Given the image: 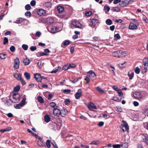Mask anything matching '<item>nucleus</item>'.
Here are the masks:
<instances>
[{"label": "nucleus", "mask_w": 148, "mask_h": 148, "mask_svg": "<svg viewBox=\"0 0 148 148\" xmlns=\"http://www.w3.org/2000/svg\"><path fill=\"white\" fill-rule=\"evenodd\" d=\"M134 97L136 99L140 100L143 99L142 93L140 92H135L133 94Z\"/></svg>", "instance_id": "obj_1"}, {"label": "nucleus", "mask_w": 148, "mask_h": 148, "mask_svg": "<svg viewBox=\"0 0 148 148\" xmlns=\"http://www.w3.org/2000/svg\"><path fill=\"white\" fill-rule=\"evenodd\" d=\"M57 9L58 11L59 12V14H58V16L61 18H63L64 16V15L61 14V13L64 12V8L61 6H58L57 7Z\"/></svg>", "instance_id": "obj_2"}, {"label": "nucleus", "mask_w": 148, "mask_h": 148, "mask_svg": "<svg viewBox=\"0 0 148 148\" xmlns=\"http://www.w3.org/2000/svg\"><path fill=\"white\" fill-rule=\"evenodd\" d=\"M121 127L124 132L125 131L127 130L128 131L129 128V126L126 122L123 121L122 122V124L121 125Z\"/></svg>", "instance_id": "obj_3"}, {"label": "nucleus", "mask_w": 148, "mask_h": 148, "mask_svg": "<svg viewBox=\"0 0 148 148\" xmlns=\"http://www.w3.org/2000/svg\"><path fill=\"white\" fill-rule=\"evenodd\" d=\"M12 97L14 100L13 103H15L20 101V96L18 93H14Z\"/></svg>", "instance_id": "obj_4"}, {"label": "nucleus", "mask_w": 148, "mask_h": 148, "mask_svg": "<svg viewBox=\"0 0 148 148\" xmlns=\"http://www.w3.org/2000/svg\"><path fill=\"white\" fill-rule=\"evenodd\" d=\"M20 64L19 60L18 58H16L14 60L13 67L14 69H18L19 68Z\"/></svg>", "instance_id": "obj_5"}, {"label": "nucleus", "mask_w": 148, "mask_h": 148, "mask_svg": "<svg viewBox=\"0 0 148 148\" xmlns=\"http://www.w3.org/2000/svg\"><path fill=\"white\" fill-rule=\"evenodd\" d=\"M51 33L55 34L62 30L61 28H47Z\"/></svg>", "instance_id": "obj_6"}, {"label": "nucleus", "mask_w": 148, "mask_h": 148, "mask_svg": "<svg viewBox=\"0 0 148 148\" xmlns=\"http://www.w3.org/2000/svg\"><path fill=\"white\" fill-rule=\"evenodd\" d=\"M71 23L73 25L77 28H81L82 26V25L80 23L76 20L72 21Z\"/></svg>", "instance_id": "obj_7"}, {"label": "nucleus", "mask_w": 148, "mask_h": 148, "mask_svg": "<svg viewBox=\"0 0 148 148\" xmlns=\"http://www.w3.org/2000/svg\"><path fill=\"white\" fill-rule=\"evenodd\" d=\"M144 63V65L145 67L144 68L145 71H143V72H146L147 71V69H148V57L145 58L143 60Z\"/></svg>", "instance_id": "obj_8"}, {"label": "nucleus", "mask_w": 148, "mask_h": 148, "mask_svg": "<svg viewBox=\"0 0 148 148\" xmlns=\"http://www.w3.org/2000/svg\"><path fill=\"white\" fill-rule=\"evenodd\" d=\"M34 77L35 79L38 82H41L42 77L40 74L39 73L34 74Z\"/></svg>", "instance_id": "obj_9"}, {"label": "nucleus", "mask_w": 148, "mask_h": 148, "mask_svg": "<svg viewBox=\"0 0 148 148\" xmlns=\"http://www.w3.org/2000/svg\"><path fill=\"white\" fill-rule=\"evenodd\" d=\"M38 145L40 146L43 147L45 145V142L40 137H38Z\"/></svg>", "instance_id": "obj_10"}, {"label": "nucleus", "mask_w": 148, "mask_h": 148, "mask_svg": "<svg viewBox=\"0 0 148 148\" xmlns=\"http://www.w3.org/2000/svg\"><path fill=\"white\" fill-rule=\"evenodd\" d=\"M53 114L55 116H58L60 115L61 111L56 108H54L53 110Z\"/></svg>", "instance_id": "obj_11"}, {"label": "nucleus", "mask_w": 148, "mask_h": 148, "mask_svg": "<svg viewBox=\"0 0 148 148\" xmlns=\"http://www.w3.org/2000/svg\"><path fill=\"white\" fill-rule=\"evenodd\" d=\"M46 22L47 24L49 25L51 24L54 22V20L53 18L49 17L46 18Z\"/></svg>", "instance_id": "obj_12"}, {"label": "nucleus", "mask_w": 148, "mask_h": 148, "mask_svg": "<svg viewBox=\"0 0 148 148\" xmlns=\"http://www.w3.org/2000/svg\"><path fill=\"white\" fill-rule=\"evenodd\" d=\"M38 14L40 16L44 15L45 14V10L42 9H39L37 10Z\"/></svg>", "instance_id": "obj_13"}, {"label": "nucleus", "mask_w": 148, "mask_h": 148, "mask_svg": "<svg viewBox=\"0 0 148 148\" xmlns=\"http://www.w3.org/2000/svg\"><path fill=\"white\" fill-rule=\"evenodd\" d=\"M70 42L69 40H65L62 42L61 45V47H63L64 46H66L70 44Z\"/></svg>", "instance_id": "obj_14"}, {"label": "nucleus", "mask_w": 148, "mask_h": 148, "mask_svg": "<svg viewBox=\"0 0 148 148\" xmlns=\"http://www.w3.org/2000/svg\"><path fill=\"white\" fill-rule=\"evenodd\" d=\"M129 1L127 0H125L124 1H122L119 3V5L120 6L124 7L126 6L129 3Z\"/></svg>", "instance_id": "obj_15"}, {"label": "nucleus", "mask_w": 148, "mask_h": 148, "mask_svg": "<svg viewBox=\"0 0 148 148\" xmlns=\"http://www.w3.org/2000/svg\"><path fill=\"white\" fill-rule=\"evenodd\" d=\"M88 106L90 110H91L92 109H97V107L92 102L90 103L88 105Z\"/></svg>", "instance_id": "obj_16"}, {"label": "nucleus", "mask_w": 148, "mask_h": 148, "mask_svg": "<svg viewBox=\"0 0 148 148\" xmlns=\"http://www.w3.org/2000/svg\"><path fill=\"white\" fill-rule=\"evenodd\" d=\"M67 113V111L65 108H63L61 111L60 115L62 116H64Z\"/></svg>", "instance_id": "obj_17"}, {"label": "nucleus", "mask_w": 148, "mask_h": 148, "mask_svg": "<svg viewBox=\"0 0 148 148\" xmlns=\"http://www.w3.org/2000/svg\"><path fill=\"white\" fill-rule=\"evenodd\" d=\"M82 92L80 90H78V92H77L75 94V98L77 99H78L80 97Z\"/></svg>", "instance_id": "obj_18"}, {"label": "nucleus", "mask_w": 148, "mask_h": 148, "mask_svg": "<svg viewBox=\"0 0 148 148\" xmlns=\"http://www.w3.org/2000/svg\"><path fill=\"white\" fill-rule=\"evenodd\" d=\"M119 58L125 56L127 55V53L125 51H119Z\"/></svg>", "instance_id": "obj_19"}, {"label": "nucleus", "mask_w": 148, "mask_h": 148, "mask_svg": "<svg viewBox=\"0 0 148 148\" xmlns=\"http://www.w3.org/2000/svg\"><path fill=\"white\" fill-rule=\"evenodd\" d=\"M14 77L16 78L18 80H20L22 78L20 74L18 73H16L14 75Z\"/></svg>", "instance_id": "obj_20"}, {"label": "nucleus", "mask_w": 148, "mask_h": 148, "mask_svg": "<svg viewBox=\"0 0 148 148\" xmlns=\"http://www.w3.org/2000/svg\"><path fill=\"white\" fill-rule=\"evenodd\" d=\"M143 141L148 145V136L146 135L143 137Z\"/></svg>", "instance_id": "obj_21"}, {"label": "nucleus", "mask_w": 148, "mask_h": 148, "mask_svg": "<svg viewBox=\"0 0 148 148\" xmlns=\"http://www.w3.org/2000/svg\"><path fill=\"white\" fill-rule=\"evenodd\" d=\"M24 75L27 80H29L30 79L31 76L29 73L25 72L24 73Z\"/></svg>", "instance_id": "obj_22"}, {"label": "nucleus", "mask_w": 148, "mask_h": 148, "mask_svg": "<svg viewBox=\"0 0 148 148\" xmlns=\"http://www.w3.org/2000/svg\"><path fill=\"white\" fill-rule=\"evenodd\" d=\"M44 6L45 7L47 8H51V2H47L44 3Z\"/></svg>", "instance_id": "obj_23"}, {"label": "nucleus", "mask_w": 148, "mask_h": 148, "mask_svg": "<svg viewBox=\"0 0 148 148\" xmlns=\"http://www.w3.org/2000/svg\"><path fill=\"white\" fill-rule=\"evenodd\" d=\"M119 51H115L113 52L112 53V55L115 57L119 58Z\"/></svg>", "instance_id": "obj_24"}, {"label": "nucleus", "mask_w": 148, "mask_h": 148, "mask_svg": "<svg viewBox=\"0 0 148 148\" xmlns=\"http://www.w3.org/2000/svg\"><path fill=\"white\" fill-rule=\"evenodd\" d=\"M11 130V127H8L5 129L0 130V132H8L10 131Z\"/></svg>", "instance_id": "obj_25"}, {"label": "nucleus", "mask_w": 148, "mask_h": 148, "mask_svg": "<svg viewBox=\"0 0 148 148\" xmlns=\"http://www.w3.org/2000/svg\"><path fill=\"white\" fill-rule=\"evenodd\" d=\"M13 103V101H12L11 99H7L5 102V104L8 106H9L11 105Z\"/></svg>", "instance_id": "obj_26"}, {"label": "nucleus", "mask_w": 148, "mask_h": 148, "mask_svg": "<svg viewBox=\"0 0 148 148\" xmlns=\"http://www.w3.org/2000/svg\"><path fill=\"white\" fill-rule=\"evenodd\" d=\"M44 119L45 121L47 123L49 122L50 120V116L48 115H46L45 116Z\"/></svg>", "instance_id": "obj_27"}, {"label": "nucleus", "mask_w": 148, "mask_h": 148, "mask_svg": "<svg viewBox=\"0 0 148 148\" xmlns=\"http://www.w3.org/2000/svg\"><path fill=\"white\" fill-rule=\"evenodd\" d=\"M23 62L25 65H28L30 63V61L29 59L27 58H26L24 59Z\"/></svg>", "instance_id": "obj_28"}, {"label": "nucleus", "mask_w": 148, "mask_h": 148, "mask_svg": "<svg viewBox=\"0 0 148 148\" xmlns=\"http://www.w3.org/2000/svg\"><path fill=\"white\" fill-rule=\"evenodd\" d=\"M24 20V19L22 18H19L17 19L15 23L18 24L21 23Z\"/></svg>", "instance_id": "obj_29"}, {"label": "nucleus", "mask_w": 148, "mask_h": 148, "mask_svg": "<svg viewBox=\"0 0 148 148\" xmlns=\"http://www.w3.org/2000/svg\"><path fill=\"white\" fill-rule=\"evenodd\" d=\"M7 55L4 53H1L0 54V58L2 59H4L7 57Z\"/></svg>", "instance_id": "obj_30"}, {"label": "nucleus", "mask_w": 148, "mask_h": 148, "mask_svg": "<svg viewBox=\"0 0 148 148\" xmlns=\"http://www.w3.org/2000/svg\"><path fill=\"white\" fill-rule=\"evenodd\" d=\"M23 106V105L21 103L19 104H16V105H14V107H15L17 109H20L21 107H22Z\"/></svg>", "instance_id": "obj_31"}, {"label": "nucleus", "mask_w": 148, "mask_h": 148, "mask_svg": "<svg viewBox=\"0 0 148 148\" xmlns=\"http://www.w3.org/2000/svg\"><path fill=\"white\" fill-rule=\"evenodd\" d=\"M112 10L114 12H119L120 10V9L118 7H113Z\"/></svg>", "instance_id": "obj_32"}, {"label": "nucleus", "mask_w": 148, "mask_h": 148, "mask_svg": "<svg viewBox=\"0 0 148 148\" xmlns=\"http://www.w3.org/2000/svg\"><path fill=\"white\" fill-rule=\"evenodd\" d=\"M96 90L100 93H103L104 92V91L99 87H97L96 88Z\"/></svg>", "instance_id": "obj_33"}, {"label": "nucleus", "mask_w": 148, "mask_h": 148, "mask_svg": "<svg viewBox=\"0 0 148 148\" xmlns=\"http://www.w3.org/2000/svg\"><path fill=\"white\" fill-rule=\"evenodd\" d=\"M37 99L40 103H42L44 102L43 99L41 96L38 97Z\"/></svg>", "instance_id": "obj_34"}, {"label": "nucleus", "mask_w": 148, "mask_h": 148, "mask_svg": "<svg viewBox=\"0 0 148 148\" xmlns=\"http://www.w3.org/2000/svg\"><path fill=\"white\" fill-rule=\"evenodd\" d=\"M117 92L119 95V97H123V93L122 92L121 89L117 91Z\"/></svg>", "instance_id": "obj_35"}, {"label": "nucleus", "mask_w": 148, "mask_h": 148, "mask_svg": "<svg viewBox=\"0 0 148 148\" xmlns=\"http://www.w3.org/2000/svg\"><path fill=\"white\" fill-rule=\"evenodd\" d=\"M90 76L89 75H87L85 79V80L87 81V84H88L90 82Z\"/></svg>", "instance_id": "obj_36"}, {"label": "nucleus", "mask_w": 148, "mask_h": 148, "mask_svg": "<svg viewBox=\"0 0 148 148\" xmlns=\"http://www.w3.org/2000/svg\"><path fill=\"white\" fill-rule=\"evenodd\" d=\"M51 141L49 140H47L46 142V145L48 148H49L51 147Z\"/></svg>", "instance_id": "obj_37"}, {"label": "nucleus", "mask_w": 148, "mask_h": 148, "mask_svg": "<svg viewBox=\"0 0 148 148\" xmlns=\"http://www.w3.org/2000/svg\"><path fill=\"white\" fill-rule=\"evenodd\" d=\"M106 23L107 25H110L112 24V21L111 20L108 19L106 21Z\"/></svg>", "instance_id": "obj_38"}, {"label": "nucleus", "mask_w": 148, "mask_h": 148, "mask_svg": "<svg viewBox=\"0 0 148 148\" xmlns=\"http://www.w3.org/2000/svg\"><path fill=\"white\" fill-rule=\"evenodd\" d=\"M134 71L136 73L138 74L140 72V69L138 67H137L135 69Z\"/></svg>", "instance_id": "obj_39"}, {"label": "nucleus", "mask_w": 148, "mask_h": 148, "mask_svg": "<svg viewBox=\"0 0 148 148\" xmlns=\"http://www.w3.org/2000/svg\"><path fill=\"white\" fill-rule=\"evenodd\" d=\"M121 99H119L118 97H114L112 99V100L118 102H120Z\"/></svg>", "instance_id": "obj_40"}, {"label": "nucleus", "mask_w": 148, "mask_h": 148, "mask_svg": "<svg viewBox=\"0 0 148 148\" xmlns=\"http://www.w3.org/2000/svg\"><path fill=\"white\" fill-rule=\"evenodd\" d=\"M50 105L51 106V107H52L54 108H56L55 107H57V106H56V103L54 102H51L50 103Z\"/></svg>", "instance_id": "obj_41"}, {"label": "nucleus", "mask_w": 148, "mask_h": 148, "mask_svg": "<svg viewBox=\"0 0 148 148\" xmlns=\"http://www.w3.org/2000/svg\"><path fill=\"white\" fill-rule=\"evenodd\" d=\"M69 69V66L68 64L64 65L62 68V69L64 70H67Z\"/></svg>", "instance_id": "obj_42"}, {"label": "nucleus", "mask_w": 148, "mask_h": 148, "mask_svg": "<svg viewBox=\"0 0 148 148\" xmlns=\"http://www.w3.org/2000/svg\"><path fill=\"white\" fill-rule=\"evenodd\" d=\"M20 89V87L19 86H17L15 87L14 89V91L15 92H18L19 91Z\"/></svg>", "instance_id": "obj_43"}, {"label": "nucleus", "mask_w": 148, "mask_h": 148, "mask_svg": "<svg viewBox=\"0 0 148 148\" xmlns=\"http://www.w3.org/2000/svg\"><path fill=\"white\" fill-rule=\"evenodd\" d=\"M22 48L25 50H27L28 48V46L25 44H23L22 46Z\"/></svg>", "instance_id": "obj_44"}, {"label": "nucleus", "mask_w": 148, "mask_h": 148, "mask_svg": "<svg viewBox=\"0 0 148 148\" xmlns=\"http://www.w3.org/2000/svg\"><path fill=\"white\" fill-rule=\"evenodd\" d=\"M8 40L6 37H5L4 38L3 44L4 45L8 44Z\"/></svg>", "instance_id": "obj_45"}, {"label": "nucleus", "mask_w": 148, "mask_h": 148, "mask_svg": "<svg viewBox=\"0 0 148 148\" xmlns=\"http://www.w3.org/2000/svg\"><path fill=\"white\" fill-rule=\"evenodd\" d=\"M58 70V68H56L53 69V70L51 72L52 73H56Z\"/></svg>", "instance_id": "obj_46"}, {"label": "nucleus", "mask_w": 148, "mask_h": 148, "mask_svg": "<svg viewBox=\"0 0 148 148\" xmlns=\"http://www.w3.org/2000/svg\"><path fill=\"white\" fill-rule=\"evenodd\" d=\"M121 147V145L119 144H115L112 145L113 148H120Z\"/></svg>", "instance_id": "obj_47"}, {"label": "nucleus", "mask_w": 148, "mask_h": 148, "mask_svg": "<svg viewBox=\"0 0 148 148\" xmlns=\"http://www.w3.org/2000/svg\"><path fill=\"white\" fill-rule=\"evenodd\" d=\"M25 8L26 10H29L31 8V7L29 4H27L25 6Z\"/></svg>", "instance_id": "obj_48"}, {"label": "nucleus", "mask_w": 148, "mask_h": 148, "mask_svg": "<svg viewBox=\"0 0 148 148\" xmlns=\"http://www.w3.org/2000/svg\"><path fill=\"white\" fill-rule=\"evenodd\" d=\"M112 89L116 91V92L117 91L119 90L120 89H119L118 88L117 86L116 85H114L112 86Z\"/></svg>", "instance_id": "obj_49"}, {"label": "nucleus", "mask_w": 148, "mask_h": 148, "mask_svg": "<svg viewBox=\"0 0 148 148\" xmlns=\"http://www.w3.org/2000/svg\"><path fill=\"white\" fill-rule=\"evenodd\" d=\"M37 48L35 46H32L30 47V49L32 51H34L36 50Z\"/></svg>", "instance_id": "obj_50"}, {"label": "nucleus", "mask_w": 148, "mask_h": 148, "mask_svg": "<svg viewBox=\"0 0 148 148\" xmlns=\"http://www.w3.org/2000/svg\"><path fill=\"white\" fill-rule=\"evenodd\" d=\"M130 27L132 28H137V27L136 25L133 23H130Z\"/></svg>", "instance_id": "obj_51"}, {"label": "nucleus", "mask_w": 148, "mask_h": 148, "mask_svg": "<svg viewBox=\"0 0 148 148\" xmlns=\"http://www.w3.org/2000/svg\"><path fill=\"white\" fill-rule=\"evenodd\" d=\"M69 69L74 68L75 67V65L74 64H68Z\"/></svg>", "instance_id": "obj_52"}, {"label": "nucleus", "mask_w": 148, "mask_h": 148, "mask_svg": "<svg viewBox=\"0 0 148 148\" xmlns=\"http://www.w3.org/2000/svg\"><path fill=\"white\" fill-rule=\"evenodd\" d=\"M26 101V99L25 98H23L21 101V103L22 104L23 106L25 105V103Z\"/></svg>", "instance_id": "obj_53"}, {"label": "nucleus", "mask_w": 148, "mask_h": 148, "mask_svg": "<svg viewBox=\"0 0 148 148\" xmlns=\"http://www.w3.org/2000/svg\"><path fill=\"white\" fill-rule=\"evenodd\" d=\"M92 14V12L91 11L86 12V15L87 16H89Z\"/></svg>", "instance_id": "obj_54"}, {"label": "nucleus", "mask_w": 148, "mask_h": 148, "mask_svg": "<svg viewBox=\"0 0 148 148\" xmlns=\"http://www.w3.org/2000/svg\"><path fill=\"white\" fill-rule=\"evenodd\" d=\"M144 114L145 116H148V109H145L144 111Z\"/></svg>", "instance_id": "obj_55"}, {"label": "nucleus", "mask_w": 148, "mask_h": 148, "mask_svg": "<svg viewBox=\"0 0 148 148\" xmlns=\"http://www.w3.org/2000/svg\"><path fill=\"white\" fill-rule=\"evenodd\" d=\"M64 103L66 105H68L70 103V101L69 99H66L64 101Z\"/></svg>", "instance_id": "obj_56"}, {"label": "nucleus", "mask_w": 148, "mask_h": 148, "mask_svg": "<svg viewBox=\"0 0 148 148\" xmlns=\"http://www.w3.org/2000/svg\"><path fill=\"white\" fill-rule=\"evenodd\" d=\"M15 47L13 46H11L10 48V50L11 52H13L15 50Z\"/></svg>", "instance_id": "obj_57"}, {"label": "nucleus", "mask_w": 148, "mask_h": 148, "mask_svg": "<svg viewBox=\"0 0 148 148\" xmlns=\"http://www.w3.org/2000/svg\"><path fill=\"white\" fill-rule=\"evenodd\" d=\"M114 37L116 39V40H118L120 38V37L119 34H117L114 35Z\"/></svg>", "instance_id": "obj_58"}, {"label": "nucleus", "mask_w": 148, "mask_h": 148, "mask_svg": "<svg viewBox=\"0 0 148 148\" xmlns=\"http://www.w3.org/2000/svg\"><path fill=\"white\" fill-rule=\"evenodd\" d=\"M81 79L80 78H79L76 79H75L73 80H71L70 81L73 83H75L77 82L79 79Z\"/></svg>", "instance_id": "obj_59"}, {"label": "nucleus", "mask_w": 148, "mask_h": 148, "mask_svg": "<svg viewBox=\"0 0 148 148\" xmlns=\"http://www.w3.org/2000/svg\"><path fill=\"white\" fill-rule=\"evenodd\" d=\"M71 90L69 89H65L63 90V92L64 93H68L71 92Z\"/></svg>", "instance_id": "obj_60"}, {"label": "nucleus", "mask_w": 148, "mask_h": 148, "mask_svg": "<svg viewBox=\"0 0 148 148\" xmlns=\"http://www.w3.org/2000/svg\"><path fill=\"white\" fill-rule=\"evenodd\" d=\"M30 4L32 6H34L36 5V1L34 0H32L31 3Z\"/></svg>", "instance_id": "obj_61"}, {"label": "nucleus", "mask_w": 148, "mask_h": 148, "mask_svg": "<svg viewBox=\"0 0 148 148\" xmlns=\"http://www.w3.org/2000/svg\"><path fill=\"white\" fill-rule=\"evenodd\" d=\"M25 15L26 16H30L31 13L29 11H27L25 13Z\"/></svg>", "instance_id": "obj_62"}, {"label": "nucleus", "mask_w": 148, "mask_h": 148, "mask_svg": "<svg viewBox=\"0 0 148 148\" xmlns=\"http://www.w3.org/2000/svg\"><path fill=\"white\" fill-rule=\"evenodd\" d=\"M133 104L135 106H137L139 105V103L136 101H134Z\"/></svg>", "instance_id": "obj_63"}, {"label": "nucleus", "mask_w": 148, "mask_h": 148, "mask_svg": "<svg viewBox=\"0 0 148 148\" xmlns=\"http://www.w3.org/2000/svg\"><path fill=\"white\" fill-rule=\"evenodd\" d=\"M104 124V122L103 121L100 122L98 124V125L99 127L102 126Z\"/></svg>", "instance_id": "obj_64"}]
</instances>
